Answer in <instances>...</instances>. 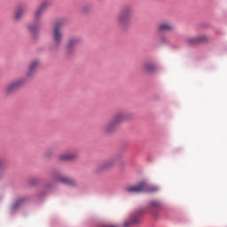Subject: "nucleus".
<instances>
[{"label":"nucleus","mask_w":227,"mask_h":227,"mask_svg":"<svg viewBox=\"0 0 227 227\" xmlns=\"http://www.w3.org/2000/svg\"><path fill=\"white\" fill-rule=\"evenodd\" d=\"M129 116L130 115L125 112L115 114L114 118L103 126L102 130L104 134H114L118 129V127H120V123L127 121Z\"/></svg>","instance_id":"1"},{"label":"nucleus","mask_w":227,"mask_h":227,"mask_svg":"<svg viewBox=\"0 0 227 227\" xmlns=\"http://www.w3.org/2000/svg\"><path fill=\"white\" fill-rule=\"evenodd\" d=\"M125 191L130 194H139L141 192H157L159 188L158 186L149 184L146 181H141L133 186H128Z\"/></svg>","instance_id":"2"},{"label":"nucleus","mask_w":227,"mask_h":227,"mask_svg":"<svg viewBox=\"0 0 227 227\" xmlns=\"http://www.w3.org/2000/svg\"><path fill=\"white\" fill-rule=\"evenodd\" d=\"M63 21H58L51 30V40L53 44L51 45V51H58L61 42H63Z\"/></svg>","instance_id":"3"},{"label":"nucleus","mask_w":227,"mask_h":227,"mask_svg":"<svg viewBox=\"0 0 227 227\" xmlns=\"http://www.w3.org/2000/svg\"><path fill=\"white\" fill-rule=\"evenodd\" d=\"M132 17V10L130 8L124 9L115 18V24L120 29H127L130 26V19Z\"/></svg>","instance_id":"4"},{"label":"nucleus","mask_w":227,"mask_h":227,"mask_svg":"<svg viewBox=\"0 0 227 227\" xmlns=\"http://www.w3.org/2000/svg\"><path fill=\"white\" fill-rule=\"evenodd\" d=\"M26 84V80L24 78H19L11 82L5 88V93L7 95H12V93H15L17 90L22 88Z\"/></svg>","instance_id":"5"},{"label":"nucleus","mask_w":227,"mask_h":227,"mask_svg":"<svg viewBox=\"0 0 227 227\" xmlns=\"http://www.w3.org/2000/svg\"><path fill=\"white\" fill-rule=\"evenodd\" d=\"M81 42H82V39L79 36L70 38L66 46L67 54L68 56H70V54H74V52H75V47H77V45H79Z\"/></svg>","instance_id":"6"},{"label":"nucleus","mask_w":227,"mask_h":227,"mask_svg":"<svg viewBox=\"0 0 227 227\" xmlns=\"http://www.w3.org/2000/svg\"><path fill=\"white\" fill-rule=\"evenodd\" d=\"M141 214H143V211L142 212H137L135 213L134 215H132L129 220H127L125 223H124V227H132L134 226L135 224H139V221L141 219Z\"/></svg>","instance_id":"7"},{"label":"nucleus","mask_w":227,"mask_h":227,"mask_svg":"<svg viewBox=\"0 0 227 227\" xmlns=\"http://www.w3.org/2000/svg\"><path fill=\"white\" fill-rule=\"evenodd\" d=\"M78 158H79V153L77 151H74L65 154H60L59 156V160H61V161L75 160V159H78Z\"/></svg>","instance_id":"8"},{"label":"nucleus","mask_w":227,"mask_h":227,"mask_svg":"<svg viewBox=\"0 0 227 227\" xmlns=\"http://www.w3.org/2000/svg\"><path fill=\"white\" fill-rule=\"evenodd\" d=\"M26 10H27V6L26 4H21L16 7L14 11V20H20V19L24 17Z\"/></svg>","instance_id":"9"},{"label":"nucleus","mask_w":227,"mask_h":227,"mask_svg":"<svg viewBox=\"0 0 227 227\" xmlns=\"http://www.w3.org/2000/svg\"><path fill=\"white\" fill-rule=\"evenodd\" d=\"M202 42H207V35H198L196 37H190L186 39L187 45H196Z\"/></svg>","instance_id":"10"},{"label":"nucleus","mask_w":227,"mask_h":227,"mask_svg":"<svg viewBox=\"0 0 227 227\" xmlns=\"http://www.w3.org/2000/svg\"><path fill=\"white\" fill-rule=\"evenodd\" d=\"M142 70L146 74H153L157 70V67L154 63L145 62L142 65Z\"/></svg>","instance_id":"11"},{"label":"nucleus","mask_w":227,"mask_h":227,"mask_svg":"<svg viewBox=\"0 0 227 227\" xmlns=\"http://www.w3.org/2000/svg\"><path fill=\"white\" fill-rule=\"evenodd\" d=\"M45 8H47V3H43L41 5L36 9L35 12V20H40L42 15H43V12H45Z\"/></svg>","instance_id":"12"},{"label":"nucleus","mask_w":227,"mask_h":227,"mask_svg":"<svg viewBox=\"0 0 227 227\" xmlns=\"http://www.w3.org/2000/svg\"><path fill=\"white\" fill-rule=\"evenodd\" d=\"M56 178L59 182L66 184L67 185H75V181L74 179L65 176L63 175H58Z\"/></svg>","instance_id":"13"},{"label":"nucleus","mask_w":227,"mask_h":227,"mask_svg":"<svg viewBox=\"0 0 227 227\" xmlns=\"http://www.w3.org/2000/svg\"><path fill=\"white\" fill-rule=\"evenodd\" d=\"M38 67H40V61L33 60L28 67V71L27 73V75L28 77H31V75H33V74L36 72V68H38Z\"/></svg>","instance_id":"14"},{"label":"nucleus","mask_w":227,"mask_h":227,"mask_svg":"<svg viewBox=\"0 0 227 227\" xmlns=\"http://www.w3.org/2000/svg\"><path fill=\"white\" fill-rule=\"evenodd\" d=\"M116 164V158H109L101 166L102 169H111Z\"/></svg>","instance_id":"15"},{"label":"nucleus","mask_w":227,"mask_h":227,"mask_svg":"<svg viewBox=\"0 0 227 227\" xmlns=\"http://www.w3.org/2000/svg\"><path fill=\"white\" fill-rule=\"evenodd\" d=\"M175 29V26L169 22L160 23L159 25L160 31H173Z\"/></svg>","instance_id":"16"},{"label":"nucleus","mask_w":227,"mask_h":227,"mask_svg":"<svg viewBox=\"0 0 227 227\" xmlns=\"http://www.w3.org/2000/svg\"><path fill=\"white\" fill-rule=\"evenodd\" d=\"M27 29L32 36H36V33H38V29H40V25H28Z\"/></svg>","instance_id":"17"},{"label":"nucleus","mask_w":227,"mask_h":227,"mask_svg":"<svg viewBox=\"0 0 227 227\" xmlns=\"http://www.w3.org/2000/svg\"><path fill=\"white\" fill-rule=\"evenodd\" d=\"M149 208L151 210H157L160 208V203L157 200H153L149 203Z\"/></svg>","instance_id":"18"},{"label":"nucleus","mask_w":227,"mask_h":227,"mask_svg":"<svg viewBox=\"0 0 227 227\" xmlns=\"http://www.w3.org/2000/svg\"><path fill=\"white\" fill-rule=\"evenodd\" d=\"M15 207H19V203H16Z\"/></svg>","instance_id":"19"},{"label":"nucleus","mask_w":227,"mask_h":227,"mask_svg":"<svg viewBox=\"0 0 227 227\" xmlns=\"http://www.w3.org/2000/svg\"><path fill=\"white\" fill-rule=\"evenodd\" d=\"M0 164H1V161H0Z\"/></svg>","instance_id":"20"}]
</instances>
